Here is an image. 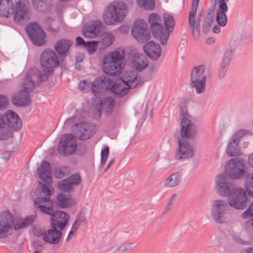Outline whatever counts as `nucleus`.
Listing matches in <instances>:
<instances>
[{
    "label": "nucleus",
    "mask_w": 253,
    "mask_h": 253,
    "mask_svg": "<svg viewBox=\"0 0 253 253\" xmlns=\"http://www.w3.org/2000/svg\"><path fill=\"white\" fill-rule=\"evenodd\" d=\"M215 188L218 195L228 197L227 202L216 200L212 203L211 215L212 220L217 223L226 222L225 214L230 207L243 210L248 207L250 203L245 190L241 187H233L231 183L226 182L224 175L218 176Z\"/></svg>",
    "instance_id": "obj_1"
},
{
    "label": "nucleus",
    "mask_w": 253,
    "mask_h": 253,
    "mask_svg": "<svg viewBox=\"0 0 253 253\" xmlns=\"http://www.w3.org/2000/svg\"><path fill=\"white\" fill-rule=\"evenodd\" d=\"M225 173H219L215 177V185H217L218 176L222 175L225 177L226 182L230 183L231 180H240L246 178L249 174L245 160L232 158L229 160L225 166Z\"/></svg>",
    "instance_id": "obj_2"
},
{
    "label": "nucleus",
    "mask_w": 253,
    "mask_h": 253,
    "mask_svg": "<svg viewBox=\"0 0 253 253\" xmlns=\"http://www.w3.org/2000/svg\"><path fill=\"white\" fill-rule=\"evenodd\" d=\"M125 57L118 51H114L106 55L103 60L102 69L104 73L110 76L120 75Z\"/></svg>",
    "instance_id": "obj_3"
},
{
    "label": "nucleus",
    "mask_w": 253,
    "mask_h": 253,
    "mask_svg": "<svg viewBox=\"0 0 253 253\" xmlns=\"http://www.w3.org/2000/svg\"><path fill=\"white\" fill-rule=\"evenodd\" d=\"M205 66L194 67L191 71L190 86L195 88L197 94H202L205 91L207 76L205 74Z\"/></svg>",
    "instance_id": "obj_4"
},
{
    "label": "nucleus",
    "mask_w": 253,
    "mask_h": 253,
    "mask_svg": "<svg viewBox=\"0 0 253 253\" xmlns=\"http://www.w3.org/2000/svg\"><path fill=\"white\" fill-rule=\"evenodd\" d=\"M40 63L43 73L48 74H53V69L59 65L56 54L49 48L45 49L41 53Z\"/></svg>",
    "instance_id": "obj_5"
},
{
    "label": "nucleus",
    "mask_w": 253,
    "mask_h": 253,
    "mask_svg": "<svg viewBox=\"0 0 253 253\" xmlns=\"http://www.w3.org/2000/svg\"><path fill=\"white\" fill-rule=\"evenodd\" d=\"M25 31L34 45L41 46L45 43L46 34L37 22L29 23L26 26Z\"/></svg>",
    "instance_id": "obj_6"
},
{
    "label": "nucleus",
    "mask_w": 253,
    "mask_h": 253,
    "mask_svg": "<svg viewBox=\"0 0 253 253\" xmlns=\"http://www.w3.org/2000/svg\"><path fill=\"white\" fill-rule=\"evenodd\" d=\"M161 17H148V23L153 37L163 45L167 44L169 33L166 32L163 25L159 23Z\"/></svg>",
    "instance_id": "obj_7"
},
{
    "label": "nucleus",
    "mask_w": 253,
    "mask_h": 253,
    "mask_svg": "<svg viewBox=\"0 0 253 253\" xmlns=\"http://www.w3.org/2000/svg\"><path fill=\"white\" fill-rule=\"evenodd\" d=\"M252 132L247 129H240L236 131L232 136L227 148L226 153L228 157L239 156L242 155L241 149L238 146L240 139L246 135H252Z\"/></svg>",
    "instance_id": "obj_8"
},
{
    "label": "nucleus",
    "mask_w": 253,
    "mask_h": 253,
    "mask_svg": "<svg viewBox=\"0 0 253 253\" xmlns=\"http://www.w3.org/2000/svg\"><path fill=\"white\" fill-rule=\"evenodd\" d=\"M131 35L138 42L142 43L148 42L151 38L148 25L139 20L135 21L132 25Z\"/></svg>",
    "instance_id": "obj_9"
},
{
    "label": "nucleus",
    "mask_w": 253,
    "mask_h": 253,
    "mask_svg": "<svg viewBox=\"0 0 253 253\" xmlns=\"http://www.w3.org/2000/svg\"><path fill=\"white\" fill-rule=\"evenodd\" d=\"M77 144L76 136L72 133L64 135L58 143V151L65 156L73 154L77 149Z\"/></svg>",
    "instance_id": "obj_10"
},
{
    "label": "nucleus",
    "mask_w": 253,
    "mask_h": 253,
    "mask_svg": "<svg viewBox=\"0 0 253 253\" xmlns=\"http://www.w3.org/2000/svg\"><path fill=\"white\" fill-rule=\"evenodd\" d=\"M35 207L43 214L49 215L51 217H57L59 211L53 209V201L49 197H37L35 198Z\"/></svg>",
    "instance_id": "obj_11"
},
{
    "label": "nucleus",
    "mask_w": 253,
    "mask_h": 253,
    "mask_svg": "<svg viewBox=\"0 0 253 253\" xmlns=\"http://www.w3.org/2000/svg\"><path fill=\"white\" fill-rule=\"evenodd\" d=\"M113 80L109 77L102 75L96 78L91 83V88L95 96L100 95L106 90L110 91Z\"/></svg>",
    "instance_id": "obj_12"
},
{
    "label": "nucleus",
    "mask_w": 253,
    "mask_h": 253,
    "mask_svg": "<svg viewBox=\"0 0 253 253\" xmlns=\"http://www.w3.org/2000/svg\"><path fill=\"white\" fill-rule=\"evenodd\" d=\"M180 134L182 140H193L197 133V126L186 117H183L180 123Z\"/></svg>",
    "instance_id": "obj_13"
},
{
    "label": "nucleus",
    "mask_w": 253,
    "mask_h": 253,
    "mask_svg": "<svg viewBox=\"0 0 253 253\" xmlns=\"http://www.w3.org/2000/svg\"><path fill=\"white\" fill-rule=\"evenodd\" d=\"M131 89L130 84H126L125 80L120 77L115 82H112L110 91L117 98H121L127 94Z\"/></svg>",
    "instance_id": "obj_14"
},
{
    "label": "nucleus",
    "mask_w": 253,
    "mask_h": 253,
    "mask_svg": "<svg viewBox=\"0 0 253 253\" xmlns=\"http://www.w3.org/2000/svg\"><path fill=\"white\" fill-rule=\"evenodd\" d=\"M109 16H126L128 13L127 4L123 1L115 0L106 7Z\"/></svg>",
    "instance_id": "obj_15"
},
{
    "label": "nucleus",
    "mask_w": 253,
    "mask_h": 253,
    "mask_svg": "<svg viewBox=\"0 0 253 253\" xmlns=\"http://www.w3.org/2000/svg\"><path fill=\"white\" fill-rule=\"evenodd\" d=\"M74 134L80 140H86L91 137L94 131L84 122H80L74 125L72 128Z\"/></svg>",
    "instance_id": "obj_16"
},
{
    "label": "nucleus",
    "mask_w": 253,
    "mask_h": 253,
    "mask_svg": "<svg viewBox=\"0 0 253 253\" xmlns=\"http://www.w3.org/2000/svg\"><path fill=\"white\" fill-rule=\"evenodd\" d=\"M115 105V99L112 96H108L101 99L99 102L95 104V111L98 117H100L101 110L103 109L108 115H110L113 111Z\"/></svg>",
    "instance_id": "obj_17"
},
{
    "label": "nucleus",
    "mask_w": 253,
    "mask_h": 253,
    "mask_svg": "<svg viewBox=\"0 0 253 253\" xmlns=\"http://www.w3.org/2000/svg\"><path fill=\"white\" fill-rule=\"evenodd\" d=\"M178 144L179 148L175 154L176 159H185L193 156L194 149L193 146L187 141L179 139Z\"/></svg>",
    "instance_id": "obj_18"
},
{
    "label": "nucleus",
    "mask_w": 253,
    "mask_h": 253,
    "mask_svg": "<svg viewBox=\"0 0 253 253\" xmlns=\"http://www.w3.org/2000/svg\"><path fill=\"white\" fill-rule=\"evenodd\" d=\"M3 115L6 126L7 125L12 130L17 131L21 128V120L18 114L13 110H9Z\"/></svg>",
    "instance_id": "obj_19"
},
{
    "label": "nucleus",
    "mask_w": 253,
    "mask_h": 253,
    "mask_svg": "<svg viewBox=\"0 0 253 253\" xmlns=\"http://www.w3.org/2000/svg\"><path fill=\"white\" fill-rule=\"evenodd\" d=\"M31 10L29 0H19L11 7L10 14L13 16H27L30 13Z\"/></svg>",
    "instance_id": "obj_20"
},
{
    "label": "nucleus",
    "mask_w": 253,
    "mask_h": 253,
    "mask_svg": "<svg viewBox=\"0 0 253 253\" xmlns=\"http://www.w3.org/2000/svg\"><path fill=\"white\" fill-rule=\"evenodd\" d=\"M51 229L46 231L43 235L42 239L44 242L51 244L55 245L58 244L62 237V233L61 230L57 229V226L51 222Z\"/></svg>",
    "instance_id": "obj_21"
},
{
    "label": "nucleus",
    "mask_w": 253,
    "mask_h": 253,
    "mask_svg": "<svg viewBox=\"0 0 253 253\" xmlns=\"http://www.w3.org/2000/svg\"><path fill=\"white\" fill-rule=\"evenodd\" d=\"M63 23V17H45L43 24L45 30L50 33H56Z\"/></svg>",
    "instance_id": "obj_22"
},
{
    "label": "nucleus",
    "mask_w": 253,
    "mask_h": 253,
    "mask_svg": "<svg viewBox=\"0 0 253 253\" xmlns=\"http://www.w3.org/2000/svg\"><path fill=\"white\" fill-rule=\"evenodd\" d=\"M11 101L16 107L27 106L31 102L29 91L26 88L19 90L11 97Z\"/></svg>",
    "instance_id": "obj_23"
},
{
    "label": "nucleus",
    "mask_w": 253,
    "mask_h": 253,
    "mask_svg": "<svg viewBox=\"0 0 253 253\" xmlns=\"http://www.w3.org/2000/svg\"><path fill=\"white\" fill-rule=\"evenodd\" d=\"M39 177L47 184H50L52 181L51 168L49 162L43 161L37 169Z\"/></svg>",
    "instance_id": "obj_24"
},
{
    "label": "nucleus",
    "mask_w": 253,
    "mask_h": 253,
    "mask_svg": "<svg viewBox=\"0 0 253 253\" xmlns=\"http://www.w3.org/2000/svg\"><path fill=\"white\" fill-rule=\"evenodd\" d=\"M233 52L234 50L232 49H229L225 51L218 70L217 77L219 80H222L225 77L232 60Z\"/></svg>",
    "instance_id": "obj_25"
},
{
    "label": "nucleus",
    "mask_w": 253,
    "mask_h": 253,
    "mask_svg": "<svg viewBox=\"0 0 253 253\" xmlns=\"http://www.w3.org/2000/svg\"><path fill=\"white\" fill-rule=\"evenodd\" d=\"M143 50L150 58L154 60H158L161 55V46L152 41L144 44Z\"/></svg>",
    "instance_id": "obj_26"
},
{
    "label": "nucleus",
    "mask_w": 253,
    "mask_h": 253,
    "mask_svg": "<svg viewBox=\"0 0 253 253\" xmlns=\"http://www.w3.org/2000/svg\"><path fill=\"white\" fill-rule=\"evenodd\" d=\"M101 26V22L98 20L93 22L92 24L84 25L82 28V34L88 38H94L99 34Z\"/></svg>",
    "instance_id": "obj_27"
},
{
    "label": "nucleus",
    "mask_w": 253,
    "mask_h": 253,
    "mask_svg": "<svg viewBox=\"0 0 253 253\" xmlns=\"http://www.w3.org/2000/svg\"><path fill=\"white\" fill-rule=\"evenodd\" d=\"M39 72L37 68H32L25 75V79L23 81V88L26 89L29 92L32 91L35 86V75Z\"/></svg>",
    "instance_id": "obj_28"
},
{
    "label": "nucleus",
    "mask_w": 253,
    "mask_h": 253,
    "mask_svg": "<svg viewBox=\"0 0 253 253\" xmlns=\"http://www.w3.org/2000/svg\"><path fill=\"white\" fill-rule=\"evenodd\" d=\"M188 24L192 31L193 37L195 40H198L200 36L201 22L202 17H188Z\"/></svg>",
    "instance_id": "obj_29"
},
{
    "label": "nucleus",
    "mask_w": 253,
    "mask_h": 253,
    "mask_svg": "<svg viewBox=\"0 0 253 253\" xmlns=\"http://www.w3.org/2000/svg\"><path fill=\"white\" fill-rule=\"evenodd\" d=\"M57 216H59L63 221H59L56 219V217L50 218V222L57 226L60 230H63L68 224L70 219V215L64 211H59Z\"/></svg>",
    "instance_id": "obj_30"
},
{
    "label": "nucleus",
    "mask_w": 253,
    "mask_h": 253,
    "mask_svg": "<svg viewBox=\"0 0 253 253\" xmlns=\"http://www.w3.org/2000/svg\"><path fill=\"white\" fill-rule=\"evenodd\" d=\"M72 44V41L62 39L56 43L55 45V50L60 56L64 55L68 52Z\"/></svg>",
    "instance_id": "obj_31"
},
{
    "label": "nucleus",
    "mask_w": 253,
    "mask_h": 253,
    "mask_svg": "<svg viewBox=\"0 0 253 253\" xmlns=\"http://www.w3.org/2000/svg\"><path fill=\"white\" fill-rule=\"evenodd\" d=\"M56 199L58 201V207L61 209L71 207L75 203L74 199L71 198L70 196L67 197L62 193H60L57 196Z\"/></svg>",
    "instance_id": "obj_32"
},
{
    "label": "nucleus",
    "mask_w": 253,
    "mask_h": 253,
    "mask_svg": "<svg viewBox=\"0 0 253 253\" xmlns=\"http://www.w3.org/2000/svg\"><path fill=\"white\" fill-rule=\"evenodd\" d=\"M115 40L114 35L111 32H105L101 36L98 42L102 48H105L112 44Z\"/></svg>",
    "instance_id": "obj_33"
},
{
    "label": "nucleus",
    "mask_w": 253,
    "mask_h": 253,
    "mask_svg": "<svg viewBox=\"0 0 253 253\" xmlns=\"http://www.w3.org/2000/svg\"><path fill=\"white\" fill-rule=\"evenodd\" d=\"M181 174L177 172L171 174L165 181L164 186L172 188L178 185L181 180Z\"/></svg>",
    "instance_id": "obj_34"
},
{
    "label": "nucleus",
    "mask_w": 253,
    "mask_h": 253,
    "mask_svg": "<svg viewBox=\"0 0 253 253\" xmlns=\"http://www.w3.org/2000/svg\"><path fill=\"white\" fill-rule=\"evenodd\" d=\"M13 4L12 0H0V16L10 15L11 7Z\"/></svg>",
    "instance_id": "obj_35"
},
{
    "label": "nucleus",
    "mask_w": 253,
    "mask_h": 253,
    "mask_svg": "<svg viewBox=\"0 0 253 253\" xmlns=\"http://www.w3.org/2000/svg\"><path fill=\"white\" fill-rule=\"evenodd\" d=\"M35 217L31 215L22 219L21 218L19 221L15 223L13 226V229L15 230H18L26 226L31 225L34 221Z\"/></svg>",
    "instance_id": "obj_36"
},
{
    "label": "nucleus",
    "mask_w": 253,
    "mask_h": 253,
    "mask_svg": "<svg viewBox=\"0 0 253 253\" xmlns=\"http://www.w3.org/2000/svg\"><path fill=\"white\" fill-rule=\"evenodd\" d=\"M202 29L204 34L208 33L211 30L214 17H203Z\"/></svg>",
    "instance_id": "obj_37"
},
{
    "label": "nucleus",
    "mask_w": 253,
    "mask_h": 253,
    "mask_svg": "<svg viewBox=\"0 0 253 253\" xmlns=\"http://www.w3.org/2000/svg\"><path fill=\"white\" fill-rule=\"evenodd\" d=\"M246 193L253 198V173H249L245 182Z\"/></svg>",
    "instance_id": "obj_38"
},
{
    "label": "nucleus",
    "mask_w": 253,
    "mask_h": 253,
    "mask_svg": "<svg viewBox=\"0 0 253 253\" xmlns=\"http://www.w3.org/2000/svg\"><path fill=\"white\" fill-rule=\"evenodd\" d=\"M57 187L59 190L66 193H69L73 190L72 186L67 178L58 182Z\"/></svg>",
    "instance_id": "obj_39"
},
{
    "label": "nucleus",
    "mask_w": 253,
    "mask_h": 253,
    "mask_svg": "<svg viewBox=\"0 0 253 253\" xmlns=\"http://www.w3.org/2000/svg\"><path fill=\"white\" fill-rule=\"evenodd\" d=\"M166 27V31L168 33L172 32L175 25V20L174 17H163Z\"/></svg>",
    "instance_id": "obj_40"
},
{
    "label": "nucleus",
    "mask_w": 253,
    "mask_h": 253,
    "mask_svg": "<svg viewBox=\"0 0 253 253\" xmlns=\"http://www.w3.org/2000/svg\"><path fill=\"white\" fill-rule=\"evenodd\" d=\"M125 17H103L104 23L107 25H117L121 23Z\"/></svg>",
    "instance_id": "obj_41"
},
{
    "label": "nucleus",
    "mask_w": 253,
    "mask_h": 253,
    "mask_svg": "<svg viewBox=\"0 0 253 253\" xmlns=\"http://www.w3.org/2000/svg\"><path fill=\"white\" fill-rule=\"evenodd\" d=\"M200 0H192L191 10L189 12L188 16H203V13L200 8H198Z\"/></svg>",
    "instance_id": "obj_42"
},
{
    "label": "nucleus",
    "mask_w": 253,
    "mask_h": 253,
    "mask_svg": "<svg viewBox=\"0 0 253 253\" xmlns=\"http://www.w3.org/2000/svg\"><path fill=\"white\" fill-rule=\"evenodd\" d=\"M136 247L134 243L125 242L120 245L117 249L121 253H127L131 251Z\"/></svg>",
    "instance_id": "obj_43"
},
{
    "label": "nucleus",
    "mask_w": 253,
    "mask_h": 253,
    "mask_svg": "<svg viewBox=\"0 0 253 253\" xmlns=\"http://www.w3.org/2000/svg\"><path fill=\"white\" fill-rule=\"evenodd\" d=\"M35 9L39 12L45 11L46 4L43 0H31Z\"/></svg>",
    "instance_id": "obj_44"
},
{
    "label": "nucleus",
    "mask_w": 253,
    "mask_h": 253,
    "mask_svg": "<svg viewBox=\"0 0 253 253\" xmlns=\"http://www.w3.org/2000/svg\"><path fill=\"white\" fill-rule=\"evenodd\" d=\"M140 6L142 5L147 10H153L155 7V0H137Z\"/></svg>",
    "instance_id": "obj_45"
},
{
    "label": "nucleus",
    "mask_w": 253,
    "mask_h": 253,
    "mask_svg": "<svg viewBox=\"0 0 253 253\" xmlns=\"http://www.w3.org/2000/svg\"><path fill=\"white\" fill-rule=\"evenodd\" d=\"M98 45V41H89L86 42L84 47L86 48L89 54H93L96 51Z\"/></svg>",
    "instance_id": "obj_46"
},
{
    "label": "nucleus",
    "mask_w": 253,
    "mask_h": 253,
    "mask_svg": "<svg viewBox=\"0 0 253 253\" xmlns=\"http://www.w3.org/2000/svg\"><path fill=\"white\" fill-rule=\"evenodd\" d=\"M67 167L62 166L60 168H55L53 170L54 175L57 179H61L66 175Z\"/></svg>",
    "instance_id": "obj_47"
},
{
    "label": "nucleus",
    "mask_w": 253,
    "mask_h": 253,
    "mask_svg": "<svg viewBox=\"0 0 253 253\" xmlns=\"http://www.w3.org/2000/svg\"><path fill=\"white\" fill-rule=\"evenodd\" d=\"M253 37V29L248 26L244 28L241 34V39L243 40L251 39Z\"/></svg>",
    "instance_id": "obj_48"
},
{
    "label": "nucleus",
    "mask_w": 253,
    "mask_h": 253,
    "mask_svg": "<svg viewBox=\"0 0 253 253\" xmlns=\"http://www.w3.org/2000/svg\"><path fill=\"white\" fill-rule=\"evenodd\" d=\"M227 2L218 1V8L216 16H226L225 12L227 11Z\"/></svg>",
    "instance_id": "obj_49"
},
{
    "label": "nucleus",
    "mask_w": 253,
    "mask_h": 253,
    "mask_svg": "<svg viewBox=\"0 0 253 253\" xmlns=\"http://www.w3.org/2000/svg\"><path fill=\"white\" fill-rule=\"evenodd\" d=\"M5 126L6 123L4 120V115L0 113V132H7L8 133H9L10 135L9 136L10 139L13 137V132L9 128H5Z\"/></svg>",
    "instance_id": "obj_50"
},
{
    "label": "nucleus",
    "mask_w": 253,
    "mask_h": 253,
    "mask_svg": "<svg viewBox=\"0 0 253 253\" xmlns=\"http://www.w3.org/2000/svg\"><path fill=\"white\" fill-rule=\"evenodd\" d=\"M67 179L71 183L72 186L73 185H78L81 182V177L78 173H75L73 174H72L68 178H67Z\"/></svg>",
    "instance_id": "obj_51"
},
{
    "label": "nucleus",
    "mask_w": 253,
    "mask_h": 253,
    "mask_svg": "<svg viewBox=\"0 0 253 253\" xmlns=\"http://www.w3.org/2000/svg\"><path fill=\"white\" fill-rule=\"evenodd\" d=\"M247 209L241 214L240 217L242 218L249 219L253 217V202L251 204L250 203Z\"/></svg>",
    "instance_id": "obj_52"
},
{
    "label": "nucleus",
    "mask_w": 253,
    "mask_h": 253,
    "mask_svg": "<svg viewBox=\"0 0 253 253\" xmlns=\"http://www.w3.org/2000/svg\"><path fill=\"white\" fill-rule=\"evenodd\" d=\"M11 228L9 223H6L3 225L0 223V238H5L7 237L8 230Z\"/></svg>",
    "instance_id": "obj_53"
},
{
    "label": "nucleus",
    "mask_w": 253,
    "mask_h": 253,
    "mask_svg": "<svg viewBox=\"0 0 253 253\" xmlns=\"http://www.w3.org/2000/svg\"><path fill=\"white\" fill-rule=\"evenodd\" d=\"M52 74H48V73H42L39 70V72L36 73L35 75V79L36 78H37V83L38 84H40L42 82H45L46 81L48 78L49 75H52Z\"/></svg>",
    "instance_id": "obj_54"
},
{
    "label": "nucleus",
    "mask_w": 253,
    "mask_h": 253,
    "mask_svg": "<svg viewBox=\"0 0 253 253\" xmlns=\"http://www.w3.org/2000/svg\"><path fill=\"white\" fill-rule=\"evenodd\" d=\"M141 63L137 61L133 62V66L134 69L138 72H142L148 66V63L145 62L144 60L141 61Z\"/></svg>",
    "instance_id": "obj_55"
},
{
    "label": "nucleus",
    "mask_w": 253,
    "mask_h": 253,
    "mask_svg": "<svg viewBox=\"0 0 253 253\" xmlns=\"http://www.w3.org/2000/svg\"><path fill=\"white\" fill-rule=\"evenodd\" d=\"M109 153V148L108 146H105L102 150L101 152V163L104 165L106 163Z\"/></svg>",
    "instance_id": "obj_56"
},
{
    "label": "nucleus",
    "mask_w": 253,
    "mask_h": 253,
    "mask_svg": "<svg viewBox=\"0 0 253 253\" xmlns=\"http://www.w3.org/2000/svg\"><path fill=\"white\" fill-rule=\"evenodd\" d=\"M13 20L18 25L23 26L30 20L29 17H13Z\"/></svg>",
    "instance_id": "obj_57"
},
{
    "label": "nucleus",
    "mask_w": 253,
    "mask_h": 253,
    "mask_svg": "<svg viewBox=\"0 0 253 253\" xmlns=\"http://www.w3.org/2000/svg\"><path fill=\"white\" fill-rule=\"evenodd\" d=\"M8 104V98L4 95L0 94V110L7 108Z\"/></svg>",
    "instance_id": "obj_58"
},
{
    "label": "nucleus",
    "mask_w": 253,
    "mask_h": 253,
    "mask_svg": "<svg viewBox=\"0 0 253 253\" xmlns=\"http://www.w3.org/2000/svg\"><path fill=\"white\" fill-rule=\"evenodd\" d=\"M136 78L137 75L134 72H130L126 77V80H125V82L126 84L132 85L131 84L136 81Z\"/></svg>",
    "instance_id": "obj_59"
},
{
    "label": "nucleus",
    "mask_w": 253,
    "mask_h": 253,
    "mask_svg": "<svg viewBox=\"0 0 253 253\" xmlns=\"http://www.w3.org/2000/svg\"><path fill=\"white\" fill-rule=\"evenodd\" d=\"M38 185L40 186L42 192L44 194L46 195L47 196H50L51 195L49 188L46 184L41 181H39L38 182Z\"/></svg>",
    "instance_id": "obj_60"
},
{
    "label": "nucleus",
    "mask_w": 253,
    "mask_h": 253,
    "mask_svg": "<svg viewBox=\"0 0 253 253\" xmlns=\"http://www.w3.org/2000/svg\"><path fill=\"white\" fill-rule=\"evenodd\" d=\"M216 21L218 26L225 27L227 23V17H215Z\"/></svg>",
    "instance_id": "obj_61"
},
{
    "label": "nucleus",
    "mask_w": 253,
    "mask_h": 253,
    "mask_svg": "<svg viewBox=\"0 0 253 253\" xmlns=\"http://www.w3.org/2000/svg\"><path fill=\"white\" fill-rule=\"evenodd\" d=\"M5 218L7 222H9L11 223H14V217L12 214L8 210H6L5 211Z\"/></svg>",
    "instance_id": "obj_62"
},
{
    "label": "nucleus",
    "mask_w": 253,
    "mask_h": 253,
    "mask_svg": "<svg viewBox=\"0 0 253 253\" xmlns=\"http://www.w3.org/2000/svg\"><path fill=\"white\" fill-rule=\"evenodd\" d=\"M76 219L80 221V222H84V225H85L86 223V217L83 211L79 213Z\"/></svg>",
    "instance_id": "obj_63"
},
{
    "label": "nucleus",
    "mask_w": 253,
    "mask_h": 253,
    "mask_svg": "<svg viewBox=\"0 0 253 253\" xmlns=\"http://www.w3.org/2000/svg\"><path fill=\"white\" fill-rule=\"evenodd\" d=\"M215 7V3L212 4L211 7L208 8L207 11H206V14H204L203 16H214V12Z\"/></svg>",
    "instance_id": "obj_64"
}]
</instances>
